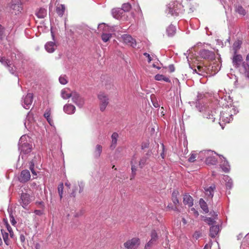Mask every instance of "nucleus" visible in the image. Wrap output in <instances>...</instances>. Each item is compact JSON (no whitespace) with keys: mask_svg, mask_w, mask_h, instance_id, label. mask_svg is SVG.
<instances>
[{"mask_svg":"<svg viewBox=\"0 0 249 249\" xmlns=\"http://www.w3.org/2000/svg\"><path fill=\"white\" fill-rule=\"evenodd\" d=\"M20 149L21 152L23 154H28L31 152L32 150V145L28 143L25 142L20 144Z\"/></svg>","mask_w":249,"mask_h":249,"instance_id":"2eb2a0df","label":"nucleus"},{"mask_svg":"<svg viewBox=\"0 0 249 249\" xmlns=\"http://www.w3.org/2000/svg\"><path fill=\"white\" fill-rule=\"evenodd\" d=\"M72 96V92L69 93L66 91V89H63L61 91V96L64 99H67L70 98Z\"/></svg>","mask_w":249,"mask_h":249,"instance_id":"f704fd0d","label":"nucleus"},{"mask_svg":"<svg viewBox=\"0 0 249 249\" xmlns=\"http://www.w3.org/2000/svg\"><path fill=\"white\" fill-rule=\"evenodd\" d=\"M197 157V154L195 153H192L188 159V161L190 162H193L196 160V159Z\"/></svg>","mask_w":249,"mask_h":249,"instance_id":"79ce46f5","label":"nucleus"},{"mask_svg":"<svg viewBox=\"0 0 249 249\" xmlns=\"http://www.w3.org/2000/svg\"><path fill=\"white\" fill-rule=\"evenodd\" d=\"M147 161V158L146 157L142 158L139 161V166L142 168L146 163Z\"/></svg>","mask_w":249,"mask_h":249,"instance_id":"c03bdc74","label":"nucleus"},{"mask_svg":"<svg viewBox=\"0 0 249 249\" xmlns=\"http://www.w3.org/2000/svg\"><path fill=\"white\" fill-rule=\"evenodd\" d=\"M112 13L113 17L115 18L118 19L123 14V11L120 9H113L112 11Z\"/></svg>","mask_w":249,"mask_h":249,"instance_id":"cd10ccee","label":"nucleus"},{"mask_svg":"<svg viewBox=\"0 0 249 249\" xmlns=\"http://www.w3.org/2000/svg\"><path fill=\"white\" fill-rule=\"evenodd\" d=\"M30 172L28 170H24L21 173L19 180L20 182H25L30 179Z\"/></svg>","mask_w":249,"mask_h":249,"instance_id":"4468645a","label":"nucleus"},{"mask_svg":"<svg viewBox=\"0 0 249 249\" xmlns=\"http://www.w3.org/2000/svg\"><path fill=\"white\" fill-rule=\"evenodd\" d=\"M2 64H3L4 65L7 66V67L8 68L9 71L12 73L14 72V70L11 67L12 64L11 63V61L9 59H6L4 57L1 58V60H0Z\"/></svg>","mask_w":249,"mask_h":249,"instance_id":"412c9836","label":"nucleus"},{"mask_svg":"<svg viewBox=\"0 0 249 249\" xmlns=\"http://www.w3.org/2000/svg\"><path fill=\"white\" fill-rule=\"evenodd\" d=\"M239 68V71L241 73L249 78V65L245 62H243Z\"/></svg>","mask_w":249,"mask_h":249,"instance_id":"1a4fd4ad","label":"nucleus"},{"mask_svg":"<svg viewBox=\"0 0 249 249\" xmlns=\"http://www.w3.org/2000/svg\"><path fill=\"white\" fill-rule=\"evenodd\" d=\"M197 69L198 70L197 73L199 75H203L205 72L206 70V67H203V66H197Z\"/></svg>","mask_w":249,"mask_h":249,"instance_id":"ea45409f","label":"nucleus"},{"mask_svg":"<svg viewBox=\"0 0 249 249\" xmlns=\"http://www.w3.org/2000/svg\"><path fill=\"white\" fill-rule=\"evenodd\" d=\"M232 119V115L229 111L222 112L220 117V120L225 123H229Z\"/></svg>","mask_w":249,"mask_h":249,"instance_id":"9b49d317","label":"nucleus"},{"mask_svg":"<svg viewBox=\"0 0 249 249\" xmlns=\"http://www.w3.org/2000/svg\"><path fill=\"white\" fill-rule=\"evenodd\" d=\"M103 147L100 144H97L93 152V156L95 159H98L102 152Z\"/></svg>","mask_w":249,"mask_h":249,"instance_id":"6ab92c4d","label":"nucleus"},{"mask_svg":"<svg viewBox=\"0 0 249 249\" xmlns=\"http://www.w3.org/2000/svg\"><path fill=\"white\" fill-rule=\"evenodd\" d=\"M71 185V183L68 181L65 183V186H67L69 188H70Z\"/></svg>","mask_w":249,"mask_h":249,"instance_id":"bf43d9fd","label":"nucleus"},{"mask_svg":"<svg viewBox=\"0 0 249 249\" xmlns=\"http://www.w3.org/2000/svg\"><path fill=\"white\" fill-rule=\"evenodd\" d=\"M98 98L100 101V110L101 111H104L109 104L108 96L103 92H101L98 95Z\"/></svg>","mask_w":249,"mask_h":249,"instance_id":"7ed1b4c3","label":"nucleus"},{"mask_svg":"<svg viewBox=\"0 0 249 249\" xmlns=\"http://www.w3.org/2000/svg\"><path fill=\"white\" fill-rule=\"evenodd\" d=\"M45 118L47 119L48 122L52 126L53 125V119L51 118V116Z\"/></svg>","mask_w":249,"mask_h":249,"instance_id":"864d4df0","label":"nucleus"},{"mask_svg":"<svg viewBox=\"0 0 249 249\" xmlns=\"http://www.w3.org/2000/svg\"><path fill=\"white\" fill-rule=\"evenodd\" d=\"M242 42L240 40L236 41L233 45L232 48L234 53H237L238 51L240 49Z\"/></svg>","mask_w":249,"mask_h":249,"instance_id":"7c9ffc66","label":"nucleus"},{"mask_svg":"<svg viewBox=\"0 0 249 249\" xmlns=\"http://www.w3.org/2000/svg\"><path fill=\"white\" fill-rule=\"evenodd\" d=\"M176 33V27L172 24L169 25L166 29V33L169 37L174 36Z\"/></svg>","mask_w":249,"mask_h":249,"instance_id":"4be33fe9","label":"nucleus"},{"mask_svg":"<svg viewBox=\"0 0 249 249\" xmlns=\"http://www.w3.org/2000/svg\"><path fill=\"white\" fill-rule=\"evenodd\" d=\"M219 231V227L217 225L212 226L210 229V236L212 237H215L218 234Z\"/></svg>","mask_w":249,"mask_h":249,"instance_id":"aec40b11","label":"nucleus"},{"mask_svg":"<svg viewBox=\"0 0 249 249\" xmlns=\"http://www.w3.org/2000/svg\"><path fill=\"white\" fill-rule=\"evenodd\" d=\"M63 110L66 113L71 115L75 112L76 108L73 105L67 104L64 106Z\"/></svg>","mask_w":249,"mask_h":249,"instance_id":"ddd939ff","label":"nucleus"},{"mask_svg":"<svg viewBox=\"0 0 249 249\" xmlns=\"http://www.w3.org/2000/svg\"><path fill=\"white\" fill-rule=\"evenodd\" d=\"M153 105H154V106L155 107H159V105L158 103H154V104H153Z\"/></svg>","mask_w":249,"mask_h":249,"instance_id":"680f3d73","label":"nucleus"},{"mask_svg":"<svg viewBox=\"0 0 249 249\" xmlns=\"http://www.w3.org/2000/svg\"><path fill=\"white\" fill-rule=\"evenodd\" d=\"M215 189L214 185H212L211 186L205 187L204 188L206 195L210 199H212L213 196L214 190Z\"/></svg>","mask_w":249,"mask_h":249,"instance_id":"dca6fc26","label":"nucleus"},{"mask_svg":"<svg viewBox=\"0 0 249 249\" xmlns=\"http://www.w3.org/2000/svg\"><path fill=\"white\" fill-rule=\"evenodd\" d=\"M119 137L118 134L116 132H114L111 135V142L110 146V148L114 149L117 145L118 138Z\"/></svg>","mask_w":249,"mask_h":249,"instance_id":"a211bd4d","label":"nucleus"},{"mask_svg":"<svg viewBox=\"0 0 249 249\" xmlns=\"http://www.w3.org/2000/svg\"><path fill=\"white\" fill-rule=\"evenodd\" d=\"M131 170L132 172V177L131 178V179H132L133 178H134V176L135 175V172L137 170L136 167L135 165H131Z\"/></svg>","mask_w":249,"mask_h":249,"instance_id":"8fccbe9b","label":"nucleus"},{"mask_svg":"<svg viewBox=\"0 0 249 249\" xmlns=\"http://www.w3.org/2000/svg\"><path fill=\"white\" fill-rule=\"evenodd\" d=\"M31 199L29 195L22 193L21 195L20 203L23 208H25L31 202Z\"/></svg>","mask_w":249,"mask_h":249,"instance_id":"6e6552de","label":"nucleus"},{"mask_svg":"<svg viewBox=\"0 0 249 249\" xmlns=\"http://www.w3.org/2000/svg\"><path fill=\"white\" fill-rule=\"evenodd\" d=\"M1 232L4 242L7 245H9L10 244V241L8 238L9 233L4 229H1Z\"/></svg>","mask_w":249,"mask_h":249,"instance_id":"a878e982","label":"nucleus"},{"mask_svg":"<svg viewBox=\"0 0 249 249\" xmlns=\"http://www.w3.org/2000/svg\"><path fill=\"white\" fill-rule=\"evenodd\" d=\"M179 195V193L177 191H174L172 194V199L175 205L179 203V200L178 196Z\"/></svg>","mask_w":249,"mask_h":249,"instance_id":"c756f323","label":"nucleus"},{"mask_svg":"<svg viewBox=\"0 0 249 249\" xmlns=\"http://www.w3.org/2000/svg\"><path fill=\"white\" fill-rule=\"evenodd\" d=\"M160 155H161V157H162L163 159H164V153H163V152H162V153H161Z\"/></svg>","mask_w":249,"mask_h":249,"instance_id":"69168bd1","label":"nucleus"},{"mask_svg":"<svg viewBox=\"0 0 249 249\" xmlns=\"http://www.w3.org/2000/svg\"><path fill=\"white\" fill-rule=\"evenodd\" d=\"M199 204L201 209L203 210L205 213L209 212V209L206 202L202 199L199 200Z\"/></svg>","mask_w":249,"mask_h":249,"instance_id":"c85d7f7f","label":"nucleus"},{"mask_svg":"<svg viewBox=\"0 0 249 249\" xmlns=\"http://www.w3.org/2000/svg\"><path fill=\"white\" fill-rule=\"evenodd\" d=\"M169 70L170 72H173L175 71V67L173 65H170L169 66Z\"/></svg>","mask_w":249,"mask_h":249,"instance_id":"5fc2aeb1","label":"nucleus"},{"mask_svg":"<svg viewBox=\"0 0 249 249\" xmlns=\"http://www.w3.org/2000/svg\"><path fill=\"white\" fill-rule=\"evenodd\" d=\"M71 195L73 196H75V194H74V191H73V192L71 193Z\"/></svg>","mask_w":249,"mask_h":249,"instance_id":"774afa93","label":"nucleus"},{"mask_svg":"<svg viewBox=\"0 0 249 249\" xmlns=\"http://www.w3.org/2000/svg\"><path fill=\"white\" fill-rule=\"evenodd\" d=\"M140 244L139 238L134 237L124 243V246L126 249H136Z\"/></svg>","mask_w":249,"mask_h":249,"instance_id":"20e7f679","label":"nucleus"},{"mask_svg":"<svg viewBox=\"0 0 249 249\" xmlns=\"http://www.w3.org/2000/svg\"><path fill=\"white\" fill-rule=\"evenodd\" d=\"M51 109L50 108H47L44 114V116L45 118L49 117L51 116Z\"/></svg>","mask_w":249,"mask_h":249,"instance_id":"de8ad7c7","label":"nucleus"},{"mask_svg":"<svg viewBox=\"0 0 249 249\" xmlns=\"http://www.w3.org/2000/svg\"><path fill=\"white\" fill-rule=\"evenodd\" d=\"M36 15L38 18H44L47 15V10L44 8H40Z\"/></svg>","mask_w":249,"mask_h":249,"instance_id":"bb28decb","label":"nucleus"},{"mask_svg":"<svg viewBox=\"0 0 249 249\" xmlns=\"http://www.w3.org/2000/svg\"><path fill=\"white\" fill-rule=\"evenodd\" d=\"M20 240L22 242H24L25 241V237L23 235H20Z\"/></svg>","mask_w":249,"mask_h":249,"instance_id":"13d9d810","label":"nucleus"},{"mask_svg":"<svg viewBox=\"0 0 249 249\" xmlns=\"http://www.w3.org/2000/svg\"><path fill=\"white\" fill-rule=\"evenodd\" d=\"M189 212L196 217H197L199 215L198 212L194 208H190Z\"/></svg>","mask_w":249,"mask_h":249,"instance_id":"a18cd8bd","label":"nucleus"},{"mask_svg":"<svg viewBox=\"0 0 249 249\" xmlns=\"http://www.w3.org/2000/svg\"><path fill=\"white\" fill-rule=\"evenodd\" d=\"M199 54L201 58L205 59L213 60L215 57L214 53L207 50L200 51Z\"/></svg>","mask_w":249,"mask_h":249,"instance_id":"0eeeda50","label":"nucleus"},{"mask_svg":"<svg viewBox=\"0 0 249 249\" xmlns=\"http://www.w3.org/2000/svg\"><path fill=\"white\" fill-rule=\"evenodd\" d=\"M55 47V44L53 42H49L45 45V49L49 53L54 52Z\"/></svg>","mask_w":249,"mask_h":249,"instance_id":"5701e85b","label":"nucleus"},{"mask_svg":"<svg viewBox=\"0 0 249 249\" xmlns=\"http://www.w3.org/2000/svg\"><path fill=\"white\" fill-rule=\"evenodd\" d=\"M194 236L196 237V238H197L199 237V235L197 233H195L194 234Z\"/></svg>","mask_w":249,"mask_h":249,"instance_id":"0e129e2a","label":"nucleus"},{"mask_svg":"<svg viewBox=\"0 0 249 249\" xmlns=\"http://www.w3.org/2000/svg\"><path fill=\"white\" fill-rule=\"evenodd\" d=\"M72 100L78 107H81L84 104V99L77 92H72Z\"/></svg>","mask_w":249,"mask_h":249,"instance_id":"39448f33","label":"nucleus"},{"mask_svg":"<svg viewBox=\"0 0 249 249\" xmlns=\"http://www.w3.org/2000/svg\"><path fill=\"white\" fill-rule=\"evenodd\" d=\"M65 10V6L63 4H60L57 7L56 12L60 17H62Z\"/></svg>","mask_w":249,"mask_h":249,"instance_id":"2f4dec72","label":"nucleus"},{"mask_svg":"<svg viewBox=\"0 0 249 249\" xmlns=\"http://www.w3.org/2000/svg\"><path fill=\"white\" fill-rule=\"evenodd\" d=\"M34 163H33L32 162H31L30 163V169L31 170H32V169H34Z\"/></svg>","mask_w":249,"mask_h":249,"instance_id":"052dcab7","label":"nucleus"},{"mask_svg":"<svg viewBox=\"0 0 249 249\" xmlns=\"http://www.w3.org/2000/svg\"><path fill=\"white\" fill-rule=\"evenodd\" d=\"M143 55L148 58V62L150 63L152 61V58L150 54L147 53H144Z\"/></svg>","mask_w":249,"mask_h":249,"instance_id":"603ef678","label":"nucleus"},{"mask_svg":"<svg viewBox=\"0 0 249 249\" xmlns=\"http://www.w3.org/2000/svg\"><path fill=\"white\" fill-rule=\"evenodd\" d=\"M131 9V5L129 3H125L123 4L121 10L122 11L128 12Z\"/></svg>","mask_w":249,"mask_h":249,"instance_id":"e433bc0d","label":"nucleus"},{"mask_svg":"<svg viewBox=\"0 0 249 249\" xmlns=\"http://www.w3.org/2000/svg\"><path fill=\"white\" fill-rule=\"evenodd\" d=\"M181 4L178 1H171L168 5V13L173 16H178L180 12Z\"/></svg>","mask_w":249,"mask_h":249,"instance_id":"f03ea898","label":"nucleus"},{"mask_svg":"<svg viewBox=\"0 0 249 249\" xmlns=\"http://www.w3.org/2000/svg\"><path fill=\"white\" fill-rule=\"evenodd\" d=\"M111 36H112L110 34L103 33L102 35L101 38L104 42H106L111 38Z\"/></svg>","mask_w":249,"mask_h":249,"instance_id":"4c0bfd02","label":"nucleus"},{"mask_svg":"<svg viewBox=\"0 0 249 249\" xmlns=\"http://www.w3.org/2000/svg\"><path fill=\"white\" fill-rule=\"evenodd\" d=\"M183 202L184 205L190 207L193 205V199L189 195L185 194L183 195Z\"/></svg>","mask_w":249,"mask_h":249,"instance_id":"f3484780","label":"nucleus"},{"mask_svg":"<svg viewBox=\"0 0 249 249\" xmlns=\"http://www.w3.org/2000/svg\"><path fill=\"white\" fill-rule=\"evenodd\" d=\"M164 75L162 74H157L155 76V78L156 80L158 81H161L163 79Z\"/></svg>","mask_w":249,"mask_h":249,"instance_id":"09e8293b","label":"nucleus"},{"mask_svg":"<svg viewBox=\"0 0 249 249\" xmlns=\"http://www.w3.org/2000/svg\"><path fill=\"white\" fill-rule=\"evenodd\" d=\"M63 184L61 183L58 186V192L60 198H62L63 196Z\"/></svg>","mask_w":249,"mask_h":249,"instance_id":"37998d69","label":"nucleus"},{"mask_svg":"<svg viewBox=\"0 0 249 249\" xmlns=\"http://www.w3.org/2000/svg\"><path fill=\"white\" fill-rule=\"evenodd\" d=\"M34 213L37 215H40L42 213L41 211L38 210H35Z\"/></svg>","mask_w":249,"mask_h":249,"instance_id":"4d7b16f0","label":"nucleus"},{"mask_svg":"<svg viewBox=\"0 0 249 249\" xmlns=\"http://www.w3.org/2000/svg\"><path fill=\"white\" fill-rule=\"evenodd\" d=\"M122 38L124 43L126 44L130 45L133 48H136L137 46L136 41L135 39L129 35H124Z\"/></svg>","mask_w":249,"mask_h":249,"instance_id":"423d86ee","label":"nucleus"},{"mask_svg":"<svg viewBox=\"0 0 249 249\" xmlns=\"http://www.w3.org/2000/svg\"><path fill=\"white\" fill-rule=\"evenodd\" d=\"M246 60L247 61H249V53L247 55V57H246Z\"/></svg>","mask_w":249,"mask_h":249,"instance_id":"338daca9","label":"nucleus"},{"mask_svg":"<svg viewBox=\"0 0 249 249\" xmlns=\"http://www.w3.org/2000/svg\"><path fill=\"white\" fill-rule=\"evenodd\" d=\"M31 172H32V174H34V175H36V172H35V171L34 169H32V170H31Z\"/></svg>","mask_w":249,"mask_h":249,"instance_id":"e2e57ef3","label":"nucleus"},{"mask_svg":"<svg viewBox=\"0 0 249 249\" xmlns=\"http://www.w3.org/2000/svg\"><path fill=\"white\" fill-rule=\"evenodd\" d=\"M203 220L209 225H212L215 222L214 219L211 217H205Z\"/></svg>","mask_w":249,"mask_h":249,"instance_id":"a19ab883","label":"nucleus"},{"mask_svg":"<svg viewBox=\"0 0 249 249\" xmlns=\"http://www.w3.org/2000/svg\"><path fill=\"white\" fill-rule=\"evenodd\" d=\"M242 61L243 58L241 55L234 53L232 58V63L235 68H239Z\"/></svg>","mask_w":249,"mask_h":249,"instance_id":"9d476101","label":"nucleus"},{"mask_svg":"<svg viewBox=\"0 0 249 249\" xmlns=\"http://www.w3.org/2000/svg\"><path fill=\"white\" fill-rule=\"evenodd\" d=\"M151 239L150 240L156 243V242L158 239V234L156 231L154 230H152L150 233Z\"/></svg>","mask_w":249,"mask_h":249,"instance_id":"72a5a7b5","label":"nucleus"},{"mask_svg":"<svg viewBox=\"0 0 249 249\" xmlns=\"http://www.w3.org/2000/svg\"><path fill=\"white\" fill-rule=\"evenodd\" d=\"M59 82L62 85H65L68 83V77L66 75H61L59 78Z\"/></svg>","mask_w":249,"mask_h":249,"instance_id":"58836bf2","label":"nucleus"},{"mask_svg":"<svg viewBox=\"0 0 249 249\" xmlns=\"http://www.w3.org/2000/svg\"><path fill=\"white\" fill-rule=\"evenodd\" d=\"M164 81L170 83L171 82V80L169 79V78L165 77L164 76L163 80Z\"/></svg>","mask_w":249,"mask_h":249,"instance_id":"6e6d98bb","label":"nucleus"},{"mask_svg":"<svg viewBox=\"0 0 249 249\" xmlns=\"http://www.w3.org/2000/svg\"><path fill=\"white\" fill-rule=\"evenodd\" d=\"M155 244V243L150 240L148 242L145 244L144 249H150Z\"/></svg>","mask_w":249,"mask_h":249,"instance_id":"49530a36","label":"nucleus"},{"mask_svg":"<svg viewBox=\"0 0 249 249\" xmlns=\"http://www.w3.org/2000/svg\"><path fill=\"white\" fill-rule=\"evenodd\" d=\"M236 11L239 14L243 16L246 14L245 10L241 5H237L236 6Z\"/></svg>","mask_w":249,"mask_h":249,"instance_id":"c9c22d12","label":"nucleus"},{"mask_svg":"<svg viewBox=\"0 0 249 249\" xmlns=\"http://www.w3.org/2000/svg\"><path fill=\"white\" fill-rule=\"evenodd\" d=\"M205 162L208 165H215L217 163V160L214 156H210L206 158Z\"/></svg>","mask_w":249,"mask_h":249,"instance_id":"b1692460","label":"nucleus"},{"mask_svg":"<svg viewBox=\"0 0 249 249\" xmlns=\"http://www.w3.org/2000/svg\"><path fill=\"white\" fill-rule=\"evenodd\" d=\"M222 169V170L225 172L228 173L230 171V166L229 164V162L227 160H225L220 165Z\"/></svg>","mask_w":249,"mask_h":249,"instance_id":"393cba45","label":"nucleus"},{"mask_svg":"<svg viewBox=\"0 0 249 249\" xmlns=\"http://www.w3.org/2000/svg\"><path fill=\"white\" fill-rule=\"evenodd\" d=\"M33 100V94L32 93H28L24 99V103L25 108L28 109L30 106L32 104Z\"/></svg>","mask_w":249,"mask_h":249,"instance_id":"f8f14e48","label":"nucleus"},{"mask_svg":"<svg viewBox=\"0 0 249 249\" xmlns=\"http://www.w3.org/2000/svg\"><path fill=\"white\" fill-rule=\"evenodd\" d=\"M10 221L12 224L14 226L15 225V224L17 223V221L15 219L14 216L11 214L10 215Z\"/></svg>","mask_w":249,"mask_h":249,"instance_id":"3c124183","label":"nucleus"},{"mask_svg":"<svg viewBox=\"0 0 249 249\" xmlns=\"http://www.w3.org/2000/svg\"><path fill=\"white\" fill-rule=\"evenodd\" d=\"M4 221L5 222L4 225L6 227V231H8L11 238H13L14 236V232L12 229V228L9 225V224L7 223V221H5V220H4Z\"/></svg>","mask_w":249,"mask_h":249,"instance_id":"473e14b6","label":"nucleus"},{"mask_svg":"<svg viewBox=\"0 0 249 249\" xmlns=\"http://www.w3.org/2000/svg\"><path fill=\"white\" fill-rule=\"evenodd\" d=\"M22 10L21 2L20 0H11L6 7L7 12L15 15L20 14Z\"/></svg>","mask_w":249,"mask_h":249,"instance_id":"f257e3e1","label":"nucleus"}]
</instances>
